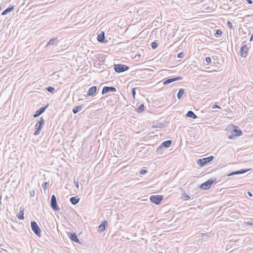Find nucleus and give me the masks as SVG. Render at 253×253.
<instances>
[{
    "instance_id": "obj_1",
    "label": "nucleus",
    "mask_w": 253,
    "mask_h": 253,
    "mask_svg": "<svg viewBox=\"0 0 253 253\" xmlns=\"http://www.w3.org/2000/svg\"><path fill=\"white\" fill-rule=\"evenodd\" d=\"M31 228L33 232L35 233V234L39 236L40 237L41 235V230L40 227H39L38 225L37 224V222L36 221H32L31 222Z\"/></svg>"
},
{
    "instance_id": "obj_2",
    "label": "nucleus",
    "mask_w": 253,
    "mask_h": 253,
    "mask_svg": "<svg viewBox=\"0 0 253 253\" xmlns=\"http://www.w3.org/2000/svg\"><path fill=\"white\" fill-rule=\"evenodd\" d=\"M214 158V157L212 156H210L207 158H205L201 159H199L197 161V164L199 165L201 167H204L207 163L211 162Z\"/></svg>"
},
{
    "instance_id": "obj_3",
    "label": "nucleus",
    "mask_w": 253,
    "mask_h": 253,
    "mask_svg": "<svg viewBox=\"0 0 253 253\" xmlns=\"http://www.w3.org/2000/svg\"><path fill=\"white\" fill-rule=\"evenodd\" d=\"M129 67L124 64H117L114 65V70L116 72L122 73L128 70Z\"/></svg>"
},
{
    "instance_id": "obj_4",
    "label": "nucleus",
    "mask_w": 253,
    "mask_h": 253,
    "mask_svg": "<svg viewBox=\"0 0 253 253\" xmlns=\"http://www.w3.org/2000/svg\"><path fill=\"white\" fill-rule=\"evenodd\" d=\"M216 180V179H210L205 182L202 183L200 188L204 190H208L210 188L212 183H213Z\"/></svg>"
},
{
    "instance_id": "obj_5",
    "label": "nucleus",
    "mask_w": 253,
    "mask_h": 253,
    "mask_svg": "<svg viewBox=\"0 0 253 253\" xmlns=\"http://www.w3.org/2000/svg\"><path fill=\"white\" fill-rule=\"evenodd\" d=\"M232 132L234 133L228 136V138L230 139H232L234 138L235 136H239L242 134L241 130L236 126H234L233 131Z\"/></svg>"
},
{
    "instance_id": "obj_6",
    "label": "nucleus",
    "mask_w": 253,
    "mask_h": 253,
    "mask_svg": "<svg viewBox=\"0 0 253 253\" xmlns=\"http://www.w3.org/2000/svg\"><path fill=\"white\" fill-rule=\"evenodd\" d=\"M50 206L55 211H59L60 210L57 204L56 198L54 195H52L51 197Z\"/></svg>"
},
{
    "instance_id": "obj_7",
    "label": "nucleus",
    "mask_w": 253,
    "mask_h": 253,
    "mask_svg": "<svg viewBox=\"0 0 253 253\" xmlns=\"http://www.w3.org/2000/svg\"><path fill=\"white\" fill-rule=\"evenodd\" d=\"M163 196L162 195H153L150 196V199L152 203L156 205H159L163 200Z\"/></svg>"
},
{
    "instance_id": "obj_8",
    "label": "nucleus",
    "mask_w": 253,
    "mask_h": 253,
    "mask_svg": "<svg viewBox=\"0 0 253 253\" xmlns=\"http://www.w3.org/2000/svg\"><path fill=\"white\" fill-rule=\"evenodd\" d=\"M249 48L247 46V45L244 44L243 45L240 49V55L242 57H246L247 55L248 52Z\"/></svg>"
},
{
    "instance_id": "obj_9",
    "label": "nucleus",
    "mask_w": 253,
    "mask_h": 253,
    "mask_svg": "<svg viewBox=\"0 0 253 253\" xmlns=\"http://www.w3.org/2000/svg\"><path fill=\"white\" fill-rule=\"evenodd\" d=\"M116 91V88L113 86H105L102 89V94H104L109 92H115Z\"/></svg>"
},
{
    "instance_id": "obj_10",
    "label": "nucleus",
    "mask_w": 253,
    "mask_h": 253,
    "mask_svg": "<svg viewBox=\"0 0 253 253\" xmlns=\"http://www.w3.org/2000/svg\"><path fill=\"white\" fill-rule=\"evenodd\" d=\"M182 79V78L181 77H177L176 78L168 79L164 82L163 84L165 85H167V84H170L173 82L179 81V80H180Z\"/></svg>"
},
{
    "instance_id": "obj_11",
    "label": "nucleus",
    "mask_w": 253,
    "mask_h": 253,
    "mask_svg": "<svg viewBox=\"0 0 253 253\" xmlns=\"http://www.w3.org/2000/svg\"><path fill=\"white\" fill-rule=\"evenodd\" d=\"M47 106L41 107L39 110L36 111L35 114L34 115V117L36 118L41 115L42 113H43L46 109Z\"/></svg>"
},
{
    "instance_id": "obj_12",
    "label": "nucleus",
    "mask_w": 253,
    "mask_h": 253,
    "mask_svg": "<svg viewBox=\"0 0 253 253\" xmlns=\"http://www.w3.org/2000/svg\"><path fill=\"white\" fill-rule=\"evenodd\" d=\"M107 224V221L104 220L98 227V231L100 232H103L105 230L106 226Z\"/></svg>"
},
{
    "instance_id": "obj_13",
    "label": "nucleus",
    "mask_w": 253,
    "mask_h": 253,
    "mask_svg": "<svg viewBox=\"0 0 253 253\" xmlns=\"http://www.w3.org/2000/svg\"><path fill=\"white\" fill-rule=\"evenodd\" d=\"M42 125H41L40 124H36V130L35 131L34 135H38L40 134L41 130L42 127Z\"/></svg>"
},
{
    "instance_id": "obj_14",
    "label": "nucleus",
    "mask_w": 253,
    "mask_h": 253,
    "mask_svg": "<svg viewBox=\"0 0 253 253\" xmlns=\"http://www.w3.org/2000/svg\"><path fill=\"white\" fill-rule=\"evenodd\" d=\"M248 170L246 169H241L240 170L232 172L227 175L228 176H230L235 174H243L247 172Z\"/></svg>"
},
{
    "instance_id": "obj_15",
    "label": "nucleus",
    "mask_w": 253,
    "mask_h": 253,
    "mask_svg": "<svg viewBox=\"0 0 253 253\" xmlns=\"http://www.w3.org/2000/svg\"><path fill=\"white\" fill-rule=\"evenodd\" d=\"M97 90V87L95 86H91L88 90L87 95L92 96L95 94Z\"/></svg>"
},
{
    "instance_id": "obj_16",
    "label": "nucleus",
    "mask_w": 253,
    "mask_h": 253,
    "mask_svg": "<svg viewBox=\"0 0 253 253\" xmlns=\"http://www.w3.org/2000/svg\"><path fill=\"white\" fill-rule=\"evenodd\" d=\"M171 142L172 141L169 140L165 141L161 144V146L158 149H159L162 147H164L165 148H169L170 146V144H171Z\"/></svg>"
},
{
    "instance_id": "obj_17",
    "label": "nucleus",
    "mask_w": 253,
    "mask_h": 253,
    "mask_svg": "<svg viewBox=\"0 0 253 253\" xmlns=\"http://www.w3.org/2000/svg\"><path fill=\"white\" fill-rule=\"evenodd\" d=\"M104 39L105 36L103 32H102L101 34H99L98 35L97 39L98 42H104Z\"/></svg>"
},
{
    "instance_id": "obj_18",
    "label": "nucleus",
    "mask_w": 253,
    "mask_h": 253,
    "mask_svg": "<svg viewBox=\"0 0 253 253\" xmlns=\"http://www.w3.org/2000/svg\"><path fill=\"white\" fill-rule=\"evenodd\" d=\"M70 238L71 239V240H72L73 241H74L76 243H80V241H79V240L78 239L77 236V235L76 233H71L70 236Z\"/></svg>"
},
{
    "instance_id": "obj_19",
    "label": "nucleus",
    "mask_w": 253,
    "mask_h": 253,
    "mask_svg": "<svg viewBox=\"0 0 253 253\" xmlns=\"http://www.w3.org/2000/svg\"><path fill=\"white\" fill-rule=\"evenodd\" d=\"M79 201L80 199L78 198L77 197H72L70 199V201L74 205H76Z\"/></svg>"
},
{
    "instance_id": "obj_20",
    "label": "nucleus",
    "mask_w": 253,
    "mask_h": 253,
    "mask_svg": "<svg viewBox=\"0 0 253 253\" xmlns=\"http://www.w3.org/2000/svg\"><path fill=\"white\" fill-rule=\"evenodd\" d=\"M14 5L8 7L2 12L1 15H6L8 12L12 11L14 9Z\"/></svg>"
},
{
    "instance_id": "obj_21",
    "label": "nucleus",
    "mask_w": 253,
    "mask_h": 253,
    "mask_svg": "<svg viewBox=\"0 0 253 253\" xmlns=\"http://www.w3.org/2000/svg\"><path fill=\"white\" fill-rule=\"evenodd\" d=\"M24 208H20V210L19 214L17 215L18 218L20 220H23L24 218Z\"/></svg>"
},
{
    "instance_id": "obj_22",
    "label": "nucleus",
    "mask_w": 253,
    "mask_h": 253,
    "mask_svg": "<svg viewBox=\"0 0 253 253\" xmlns=\"http://www.w3.org/2000/svg\"><path fill=\"white\" fill-rule=\"evenodd\" d=\"M186 116L192 119H196L197 118V116L192 111H189L186 114Z\"/></svg>"
},
{
    "instance_id": "obj_23",
    "label": "nucleus",
    "mask_w": 253,
    "mask_h": 253,
    "mask_svg": "<svg viewBox=\"0 0 253 253\" xmlns=\"http://www.w3.org/2000/svg\"><path fill=\"white\" fill-rule=\"evenodd\" d=\"M82 108H83V105L77 106L73 109V110H72L73 113L74 114H77L79 111H80L82 109Z\"/></svg>"
},
{
    "instance_id": "obj_24",
    "label": "nucleus",
    "mask_w": 253,
    "mask_h": 253,
    "mask_svg": "<svg viewBox=\"0 0 253 253\" xmlns=\"http://www.w3.org/2000/svg\"><path fill=\"white\" fill-rule=\"evenodd\" d=\"M57 39L56 38H53L50 39L47 43L46 46H48L49 45H53L54 44L55 42L57 41Z\"/></svg>"
},
{
    "instance_id": "obj_25",
    "label": "nucleus",
    "mask_w": 253,
    "mask_h": 253,
    "mask_svg": "<svg viewBox=\"0 0 253 253\" xmlns=\"http://www.w3.org/2000/svg\"><path fill=\"white\" fill-rule=\"evenodd\" d=\"M184 90L183 89H180L177 94V97L178 99H180L184 94Z\"/></svg>"
},
{
    "instance_id": "obj_26",
    "label": "nucleus",
    "mask_w": 253,
    "mask_h": 253,
    "mask_svg": "<svg viewBox=\"0 0 253 253\" xmlns=\"http://www.w3.org/2000/svg\"><path fill=\"white\" fill-rule=\"evenodd\" d=\"M144 105L143 104H141L136 109V111L138 113H140L144 110Z\"/></svg>"
},
{
    "instance_id": "obj_27",
    "label": "nucleus",
    "mask_w": 253,
    "mask_h": 253,
    "mask_svg": "<svg viewBox=\"0 0 253 253\" xmlns=\"http://www.w3.org/2000/svg\"><path fill=\"white\" fill-rule=\"evenodd\" d=\"M46 89L48 92L51 93H53L55 90L54 88L52 86H48Z\"/></svg>"
},
{
    "instance_id": "obj_28",
    "label": "nucleus",
    "mask_w": 253,
    "mask_h": 253,
    "mask_svg": "<svg viewBox=\"0 0 253 253\" xmlns=\"http://www.w3.org/2000/svg\"><path fill=\"white\" fill-rule=\"evenodd\" d=\"M190 196L186 193H184L182 195V198L184 200H188L190 199Z\"/></svg>"
},
{
    "instance_id": "obj_29",
    "label": "nucleus",
    "mask_w": 253,
    "mask_h": 253,
    "mask_svg": "<svg viewBox=\"0 0 253 253\" xmlns=\"http://www.w3.org/2000/svg\"><path fill=\"white\" fill-rule=\"evenodd\" d=\"M158 46V43L156 42H153L151 43V47L153 49H155Z\"/></svg>"
},
{
    "instance_id": "obj_30",
    "label": "nucleus",
    "mask_w": 253,
    "mask_h": 253,
    "mask_svg": "<svg viewBox=\"0 0 253 253\" xmlns=\"http://www.w3.org/2000/svg\"><path fill=\"white\" fill-rule=\"evenodd\" d=\"M49 184L47 182H44L42 185V188L44 190H45L47 188V186H48Z\"/></svg>"
},
{
    "instance_id": "obj_31",
    "label": "nucleus",
    "mask_w": 253,
    "mask_h": 253,
    "mask_svg": "<svg viewBox=\"0 0 253 253\" xmlns=\"http://www.w3.org/2000/svg\"><path fill=\"white\" fill-rule=\"evenodd\" d=\"M44 119L42 117H41L40 118L39 121L37 122V124H40L41 125H43L44 124Z\"/></svg>"
},
{
    "instance_id": "obj_32",
    "label": "nucleus",
    "mask_w": 253,
    "mask_h": 253,
    "mask_svg": "<svg viewBox=\"0 0 253 253\" xmlns=\"http://www.w3.org/2000/svg\"><path fill=\"white\" fill-rule=\"evenodd\" d=\"M222 34V31L220 30H216L215 34V36L217 37L220 36Z\"/></svg>"
},
{
    "instance_id": "obj_33",
    "label": "nucleus",
    "mask_w": 253,
    "mask_h": 253,
    "mask_svg": "<svg viewBox=\"0 0 253 253\" xmlns=\"http://www.w3.org/2000/svg\"><path fill=\"white\" fill-rule=\"evenodd\" d=\"M227 26L230 29H233V27L232 26V24L231 23V22L229 21H227Z\"/></svg>"
},
{
    "instance_id": "obj_34",
    "label": "nucleus",
    "mask_w": 253,
    "mask_h": 253,
    "mask_svg": "<svg viewBox=\"0 0 253 253\" xmlns=\"http://www.w3.org/2000/svg\"><path fill=\"white\" fill-rule=\"evenodd\" d=\"M205 60L208 64H210L211 61V58L209 57H206Z\"/></svg>"
},
{
    "instance_id": "obj_35",
    "label": "nucleus",
    "mask_w": 253,
    "mask_h": 253,
    "mask_svg": "<svg viewBox=\"0 0 253 253\" xmlns=\"http://www.w3.org/2000/svg\"><path fill=\"white\" fill-rule=\"evenodd\" d=\"M184 55V54L183 53V52H180L177 54V57L178 58H182V57H183Z\"/></svg>"
},
{
    "instance_id": "obj_36",
    "label": "nucleus",
    "mask_w": 253,
    "mask_h": 253,
    "mask_svg": "<svg viewBox=\"0 0 253 253\" xmlns=\"http://www.w3.org/2000/svg\"><path fill=\"white\" fill-rule=\"evenodd\" d=\"M135 89H136V88H135V87L133 88L132 89V96L134 98H135Z\"/></svg>"
},
{
    "instance_id": "obj_37",
    "label": "nucleus",
    "mask_w": 253,
    "mask_h": 253,
    "mask_svg": "<svg viewBox=\"0 0 253 253\" xmlns=\"http://www.w3.org/2000/svg\"><path fill=\"white\" fill-rule=\"evenodd\" d=\"M146 172H147V170H146L142 169L140 171V174H141V175H143V174H145Z\"/></svg>"
},
{
    "instance_id": "obj_38",
    "label": "nucleus",
    "mask_w": 253,
    "mask_h": 253,
    "mask_svg": "<svg viewBox=\"0 0 253 253\" xmlns=\"http://www.w3.org/2000/svg\"><path fill=\"white\" fill-rule=\"evenodd\" d=\"M34 194H35V191L34 190L30 192V197L34 196Z\"/></svg>"
},
{
    "instance_id": "obj_39",
    "label": "nucleus",
    "mask_w": 253,
    "mask_h": 253,
    "mask_svg": "<svg viewBox=\"0 0 253 253\" xmlns=\"http://www.w3.org/2000/svg\"><path fill=\"white\" fill-rule=\"evenodd\" d=\"M212 108L213 109H215V108H219V109H220V107L219 106H218V105H216V104H214L213 106H212Z\"/></svg>"
},
{
    "instance_id": "obj_40",
    "label": "nucleus",
    "mask_w": 253,
    "mask_h": 253,
    "mask_svg": "<svg viewBox=\"0 0 253 253\" xmlns=\"http://www.w3.org/2000/svg\"><path fill=\"white\" fill-rule=\"evenodd\" d=\"M74 182L75 183L76 187L78 188L79 187V185L78 182V181H77V182L74 181Z\"/></svg>"
},
{
    "instance_id": "obj_41",
    "label": "nucleus",
    "mask_w": 253,
    "mask_h": 253,
    "mask_svg": "<svg viewBox=\"0 0 253 253\" xmlns=\"http://www.w3.org/2000/svg\"><path fill=\"white\" fill-rule=\"evenodd\" d=\"M247 194L250 197H252L253 196L252 193L250 191H248Z\"/></svg>"
},
{
    "instance_id": "obj_42",
    "label": "nucleus",
    "mask_w": 253,
    "mask_h": 253,
    "mask_svg": "<svg viewBox=\"0 0 253 253\" xmlns=\"http://www.w3.org/2000/svg\"><path fill=\"white\" fill-rule=\"evenodd\" d=\"M249 3L252 4L253 3V1L252 0H246Z\"/></svg>"
},
{
    "instance_id": "obj_43",
    "label": "nucleus",
    "mask_w": 253,
    "mask_h": 253,
    "mask_svg": "<svg viewBox=\"0 0 253 253\" xmlns=\"http://www.w3.org/2000/svg\"><path fill=\"white\" fill-rule=\"evenodd\" d=\"M253 40V34L251 37L250 41H252Z\"/></svg>"
},
{
    "instance_id": "obj_44",
    "label": "nucleus",
    "mask_w": 253,
    "mask_h": 253,
    "mask_svg": "<svg viewBox=\"0 0 253 253\" xmlns=\"http://www.w3.org/2000/svg\"><path fill=\"white\" fill-rule=\"evenodd\" d=\"M1 196L0 195V204L1 203Z\"/></svg>"
}]
</instances>
